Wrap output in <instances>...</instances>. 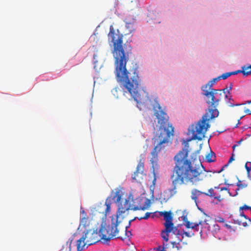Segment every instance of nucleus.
Wrapping results in <instances>:
<instances>
[{"instance_id": "nucleus-6", "label": "nucleus", "mask_w": 251, "mask_h": 251, "mask_svg": "<svg viewBox=\"0 0 251 251\" xmlns=\"http://www.w3.org/2000/svg\"><path fill=\"white\" fill-rule=\"evenodd\" d=\"M135 203H137V205L133 207H131L130 202L129 200H126L123 204H121L119 206L118 210V212L119 215L125 213L126 211L129 209L133 210L134 211L138 210H144L147 209L150 205L151 201L147 198H137L135 199Z\"/></svg>"}, {"instance_id": "nucleus-51", "label": "nucleus", "mask_w": 251, "mask_h": 251, "mask_svg": "<svg viewBox=\"0 0 251 251\" xmlns=\"http://www.w3.org/2000/svg\"><path fill=\"white\" fill-rule=\"evenodd\" d=\"M202 228H203V227H202V228H201V231H200V233L201 235H202Z\"/></svg>"}, {"instance_id": "nucleus-43", "label": "nucleus", "mask_w": 251, "mask_h": 251, "mask_svg": "<svg viewBox=\"0 0 251 251\" xmlns=\"http://www.w3.org/2000/svg\"><path fill=\"white\" fill-rule=\"evenodd\" d=\"M245 112L249 115H251V111L249 109H246Z\"/></svg>"}, {"instance_id": "nucleus-52", "label": "nucleus", "mask_w": 251, "mask_h": 251, "mask_svg": "<svg viewBox=\"0 0 251 251\" xmlns=\"http://www.w3.org/2000/svg\"><path fill=\"white\" fill-rule=\"evenodd\" d=\"M185 147H188V143H186V145H185Z\"/></svg>"}, {"instance_id": "nucleus-59", "label": "nucleus", "mask_w": 251, "mask_h": 251, "mask_svg": "<svg viewBox=\"0 0 251 251\" xmlns=\"http://www.w3.org/2000/svg\"><path fill=\"white\" fill-rule=\"evenodd\" d=\"M60 251H63V250H61Z\"/></svg>"}, {"instance_id": "nucleus-25", "label": "nucleus", "mask_w": 251, "mask_h": 251, "mask_svg": "<svg viewBox=\"0 0 251 251\" xmlns=\"http://www.w3.org/2000/svg\"><path fill=\"white\" fill-rule=\"evenodd\" d=\"M167 247L168 244L163 242L162 244V247L159 246L156 248V250L157 251H166L165 249H166Z\"/></svg>"}, {"instance_id": "nucleus-32", "label": "nucleus", "mask_w": 251, "mask_h": 251, "mask_svg": "<svg viewBox=\"0 0 251 251\" xmlns=\"http://www.w3.org/2000/svg\"><path fill=\"white\" fill-rule=\"evenodd\" d=\"M194 223H190L188 220H186V223H185V226L187 228H192V226L194 225Z\"/></svg>"}, {"instance_id": "nucleus-23", "label": "nucleus", "mask_w": 251, "mask_h": 251, "mask_svg": "<svg viewBox=\"0 0 251 251\" xmlns=\"http://www.w3.org/2000/svg\"><path fill=\"white\" fill-rule=\"evenodd\" d=\"M247 184L246 183H243L240 180H239L237 183V186L238 187V188L236 190V194L235 195H237V191L239 190L240 189H243L246 187H247Z\"/></svg>"}, {"instance_id": "nucleus-44", "label": "nucleus", "mask_w": 251, "mask_h": 251, "mask_svg": "<svg viewBox=\"0 0 251 251\" xmlns=\"http://www.w3.org/2000/svg\"><path fill=\"white\" fill-rule=\"evenodd\" d=\"M182 218L183 221L185 223H186V220H187V216H182Z\"/></svg>"}, {"instance_id": "nucleus-29", "label": "nucleus", "mask_w": 251, "mask_h": 251, "mask_svg": "<svg viewBox=\"0 0 251 251\" xmlns=\"http://www.w3.org/2000/svg\"><path fill=\"white\" fill-rule=\"evenodd\" d=\"M245 168L247 172L249 173L251 171V162L246 163Z\"/></svg>"}, {"instance_id": "nucleus-49", "label": "nucleus", "mask_w": 251, "mask_h": 251, "mask_svg": "<svg viewBox=\"0 0 251 251\" xmlns=\"http://www.w3.org/2000/svg\"><path fill=\"white\" fill-rule=\"evenodd\" d=\"M237 146H238V145H233V146H232V149H233V150H235V149L236 148V147H237Z\"/></svg>"}, {"instance_id": "nucleus-10", "label": "nucleus", "mask_w": 251, "mask_h": 251, "mask_svg": "<svg viewBox=\"0 0 251 251\" xmlns=\"http://www.w3.org/2000/svg\"><path fill=\"white\" fill-rule=\"evenodd\" d=\"M173 231L174 232H176V227H170L168 229H167L166 227L165 228V229L162 231L161 232V237L166 242V243L169 241V233H171L173 234Z\"/></svg>"}, {"instance_id": "nucleus-45", "label": "nucleus", "mask_w": 251, "mask_h": 251, "mask_svg": "<svg viewBox=\"0 0 251 251\" xmlns=\"http://www.w3.org/2000/svg\"><path fill=\"white\" fill-rule=\"evenodd\" d=\"M223 190H226V191H228V193L230 195V193H229V190H228L227 188H226V187H223V188H222L221 189V191H223Z\"/></svg>"}, {"instance_id": "nucleus-54", "label": "nucleus", "mask_w": 251, "mask_h": 251, "mask_svg": "<svg viewBox=\"0 0 251 251\" xmlns=\"http://www.w3.org/2000/svg\"><path fill=\"white\" fill-rule=\"evenodd\" d=\"M249 67V68L251 69V65H250L249 66H248Z\"/></svg>"}, {"instance_id": "nucleus-36", "label": "nucleus", "mask_w": 251, "mask_h": 251, "mask_svg": "<svg viewBox=\"0 0 251 251\" xmlns=\"http://www.w3.org/2000/svg\"><path fill=\"white\" fill-rule=\"evenodd\" d=\"M240 209L242 210H248V209H250L251 210V207L247 205H244L243 206L241 207Z\"/></svg>"}, {"instance_id": "nucleus-39", "label": "nucleus", "mask_w": 251, "mask_h": 251, "mask_svg": "<svg viewBox=\"0 0 251 251\" xmlns=\"http://www.w3.org/2000/svg\"><path fill=\"white\" fill-rule=\"evenodd\" d=\"M241 216L244 217L247 220L251 223V220L248 218L244 213L241 214Z\"/></svg>"}, {"instance_id": "nucleus-13", "label": "nucleus", "mask_w": 251, "mask_h": 251, "mask_svg": "<svg viewBox=\"0 0 251 251\" xmlns=\"http://www.w3.org/2000/svg\"><path fill=\"white\" fill-rule=\"evenodd\" d=\"M201 194H203V192L198 190L196 189H194L191 191V199L194 200L196 203H197V201L198 197Z\"/></svg>"}, {"instance_id": "nucleus-4", "label": "nucleus", "mask_w": 251, "mask_h": 251, "mask_svg": "<svg viewBox=\"0 0 251 251\" xmlns=\"http://www.w3.org/2000/svg\"><path fill=\"white\" fill-rule=\"evenodd\" d=\"M110 218L111 220L107 224L105 222L101 223L99 232L97 230H89L85 233L77 241V248L79 251L83 250L86 246L87 248L100 240H102L103 243H107L114 237L123 239L122 236L118 235L117 226L120 224L119 215H112Z\"/></svg>"}, {"instance_id": "nucleus-38", "label": "nucleus", "mask_w": 251, "mask_h": 251, "mask_svg": "<svg viewBox=\"0 0 251 251\" xmlns=\"http://www.w3.org/2000/svg\"><path fill=\"white\" fill-rule=\"evenodd\" d=\"M238 73H241V70H238L232 72H229V74H230V76L233 75H237Z\"/></svg>"}, {"instance_id": "nucleus-18", "label": "nucleus", "mask_w": 251, "mask_h": 251, "mask_svg": "<svg viewBox=\"0 0 251 251\" xmlns=\"http://www.w3.org/2000/svg\"><path fill=\"white\" fill-rule=\"evenodd\" d=\"M229 100H226V104L229 106V107H234L235 106H240L242 104L240 103H235L233 99H232V97H229Z\"/></svg>"}, {"instance_id": "nucleus-22", "label": "nucleus", "mask_w": 251, "mask_h": 251, "mask_svg": "<svg viewBox=\"0 0 251 251\" xmlns=\"http://www.w3.org/2000/svg\"><path fill=\"white\" fill-rule=\"evenodd\" d=\"M126 27L129 33H131L135 30L134 25L131 23H126Z\"/></svg>"}, {"instance_id": "nucleus-33", "label": "nucleus", "mask_w": 251, "mask_h": 251, "mask_svg": "<svg viewBox=\"0 0 251 251\" xmlns=\"http://www.w3.org/2000/svg\"><path fill=\"white\" fill-rule=\"evenodd\" d=\"M182 234H183V235H185L187 237H191L194 235V233L189 232H187V231H183Z\"/></svg>"}, {"instance_id": "nucleus-56", "label": "nucleus", "mask_w": 251, "mask_h": 251, "mask_svg": "<svg viewBox=\"0 0 251 251\" xmlns=\"http://www.w3.org/2000/svg\"><path fill=\"white\" fill-rule=\"evenodd\" d=\"M72 240H73L72 239H71V241H70V244L71 243V242H72Z\"/></svg>"}, {"instance_id": "nucleus-34", "label": "nucleus", "mask_w": 251, "mask_h": 251, "mask_svg": "<svg viewBox=\"0 0 251 251\" xmlns=\"http://www.w3.org/2000/svg\"><path fill=\"white\" fill-rule=\"evenodd\" d=\"M192 229H194L195 231H199V226L198 225L195 223L193 225V226H192Z\"/></svg>"}, {"instance_id": "nucleus-28", "label": "nucleus", "mask_w": 251, "mask_h": 251, "mask_svg": "<svg viewBox=\"0 0 251 251\" xmlns=\"http://www.w3.org/2000/svg\"><path fill=\"white\" fill-rule=\"evenodd\" d=\"M232 83H230L228 87H226V88H225L223 90V93H224V94H226V93H227L228 94H229V93H230V91L232 90Z\"/></svg>"}, {"instance_id": "nucleus-37", "label": "nucleus", "mask_w": 251, "mask_h": 251, "mask_svg": "<svg viewBox=\"0 0 251 251\" xmlns=\"http://www.w3.org/2000/svg\"><path fill=\"white\" fill-rule=\"evenodd\" d=\"M225 94V98L226 100H229V98H230L229 97H232L230 93H229V94H228L227 93H226V94Z\"/></svg>"}, {"instance_id": "nucleus-55", "label": "nucleus", "mask_w": 251, "mask_h": 251, "mask_svg": "<svg viewBox=\"0 0 251 251\" xmlns=\"http://www.w3.org/2000/svg\"><path fill=\"white\" fill-rule=\"evenodd\" d=\"M82 251V250H80V251H79V250L78 249V248H77V251Z\"/></svg>"}, {"instance_id": "nucleus-20", "label": "nucleus", "mask_w": 251, "mask_h": 251, "mask_svg": "<svg viewBox=\"0 0 251 251\" xmlns=\"http://www.w3.org/2000/svg\"><path fill=\"white\" fill-rule=\"evenodd\" d=\"M216 156L213 152L208 153L206 156V159L208 162H212L215 160Z\"/></svg>"}, {"instance_id": "nucleus-48", "label": "nucleus", "mask_w": 251, "mask_h": 251, "mask_svg": "<svg viewBox=\"0 0 251 251\" xmlns=\"http://www.w3.org/2000/svg\"><path fill=\"white\" fill-rule=\"evenodd\" d=\"M118 88H114V89H113L112 90V92L114 93V92H117V90H118Z\"/></svg>"}, {"instance_id": "nucleus-2", "label": "nucleus", "mask_w": 251, "mask_h": 251, "mask_svg": "<svg viewBox=\"0 0 251 251\" xmlns=\"http://www.w3.org/2000/svg\"><path fill=\"white\" fill-rule=\"evenodd\" d=\"M188 151L182 149L175 156V166L173 168L171 178L175 194L178 185L190 183L197 185L211 177L210 172L207 171L201 163L194 165L187 159Z\"/></svg>"}, {"instance_id": "nucleus-19", "label": "nucleus", "mask_w": 251, "mask_h": 251, "mask_svg": "<svg viewBox=\"0 0 251 251\" xmlns=\"http://www.w3.org/2000/svg\"><path fill=\"white\" fill-rule=\"evenodd\" d=\"M241 72L245 76L251 75V70L249 67H246L245 66H243Z\"/></svg>"}, {"instance_id": "nucleus-21", "label": "nucleus", "mask_w": 251, "mask_h": 251, "mask_svg": "<svg viewBox=\"0 0 251 251\" xmlns=\"http://www.w3.org/2000/svg\"><path fill=\"white\" fill-rule=\"evenodd\" d=\"M180 242L177 241H174L171 242V244L173 246V248H176L177 250H179L182 249V245L180 243Z\"/></svg>"}, {"instance_id": "nucleus-16", "label": "nucleus", "mask_w": 251, "mask_h": 251, "mask_svg": "<svg viewBox=\"0 0 251 251\" xmlns=\"http://www.w3.org/2000/svg\"><path fill=\"white\" fill-rule=\"evenodd\" d=\"M122 196V191L118 189L116 190V191L114 193V195L112 198V199L115 201L116 202H119L121 200Z\"/></svg>"}, {"instance_id": "nucleus-26", "label": "nucleus", "mask_w": 251, "mask_h": 251, "mask_svg": "<svg viewBox=\"0 0 251 251\" xmlns=\"http://www.w3.org/2000/svg\"><path fill=\"white\" fill-rule=\"evenodd\" d=\"M234 223L239 225H242L244 227L248 226V224L247 221L242 222V221H239L238 220H234Z\"/></svg>"}, {"instance_id": "nucleus-53", "label": "nucleus", "mask_w": 251, "mask_h": 251, "mask_svg": "<svg viewBox=\"0 0 251 251\" xmlns=\"http://www.w3.org/2000/svg\"><path fill=\"white\" fill-rule=\"evenodd\" d=\"M248 103H251V101H248Z\"/></svg>"}, {"instance_id": "nucleus-31", "label": "nucleus", "mask_w": 251, "mask_h": 251, "mask_svg": "<svg viewBox=\"0 0 251 251\" xmlns=\"http://www.w3.org/2000/svg\"><path fill=\"white\" fill-rule=\"evenodd\" d=\"M230 76V74H229V72L224 73V74H222L221 75H220L221 78L223 79H226Z\"/></svg>"}, {"instance_id": "nucleus-1", "label": "nucleus", "mask_w": 251, "mask_h": 251, "mask_svg": "<svg viewBox=\"0 0 251 251\" xmlns=\"http://www.w3.org/2000/svg\"><path fill=\"white\" fill-rule=\"evenodd\" d=\"M123 35L116 32L112 25L110 26L108 34V40L113 44L115 75L117 80L120 83L125 92H128L137 103L141 102L142 99L139 94L141 79L137 68L133 72H129L126 68L127 62L129 60L128 52H125L123 47Z\"/></svg>"}, {"instance_id": "nucleus-57", "label": "nucleus", "mask_w": 251, "mask_h": 251, "mask_svg": "<svg viewBox=\"0 0 251 251\" xmlns=\"http://www.w3.org/2000/svg\"><path fill=\"white\" fill-rule=\"evenodd\" d=\"M243 117V116L241 117L240 119H242Z\"/></svg>"}, {"instance_id": "nucleus-40", "label": "nucleus", "mask_w": 251, "mask_h": 251, "mask_svg": "<svg viewBox=\"0 0 251 251\" xmlns=\"http://www.w3.org/2000/svg\"><path fill=\"white\" fill-rule=\"evenodd\" d=\"M97 57H98V55L97 54H94V56H93V58H94V64H96L98 62V60L97 59Z\"/></svg>"}, {"instance_id": "nucleus-11", "label": "nucleus", "mask_w": 251, "mask_h": 251, "mask_svg": "<svg viewBox=\"0 0 251 251\" xmlns=\"http://www.w3.org/2000/svg\"><path fill=\"white\" fill-rule=\"evenodd\" d=\"M136 219V218H134V219L133 220H129L128 221V226H126L125 227V230H124V232H125V235L124 236H122V235L120 234L119 232H120V230L119 229L117 228V229L118 230V235H119V236H122L123 239H121V240H124V239H125L126 238V237L128 238H129L130 237H131L132 236V233H131V232L130 231H127V229L128 227H129V226H130V224H131V222H132L133 220H134L135 219Z\"/></svg>"}, {"instance_id": "nucleus-24", "label": "nucleus", "mask_w": 251, "mask_h": 251, "mask_svg": "<svg viewBox=\"0 0 251 251\" xmlns=\"http://www.w3.org/2000/svg\"><path fill=\"white\" fill-rule=\"evenodd\" d=\"M80 225L86 226L89 225L88 218L83 217L80 220Z\"/></svg>"}, {"instance_id": "nucleus-9", "label": "nucleus", "mask_w": 251, "mask_h": 251, "mask_svg": "<svg viewBox=\"0 0 251 251\" xmlns=\"http://www.w3.org/2000/svg\"><path fill=\"white\" fill-rule=\"evenodd\" d=\"M159 213L161 216H163L164 217V219L165 221V222L164 224L165 227H166L167 229H168L170 227H176V226H174L173 223V217L171 211H162L160 212Z\"/></svg>"}, {"instance_id": "nucleus-8", "label": "nucleus", "mask_w": 251, "mask_h": 251, "mask_svg": "<svg viewBox=\"0 0 251 251\" xmlns=\"http://www.w3.org/2000/svg\"><path fill=\"white\" fill-rule=\"evenodd\" d=\"M144 160L140 159L137 166L135 172L132 176V179L136 180L137 182H139L141 180L143 179V177L145 176L146 175L144 173Z\"/></svg>"}, {"instance_id": "nucleus-17", "label": "nucleus", "mask_w": 251, "mask_h": 251, "mask_svg": "<svg viewBox=\"0 0 251 251\" xmlns=\"http://www.w3.org/2000/svg\"><path fill=\"white\" fill-rule=\"evenodd\" d=\"M173 234H174L176 238L177 239L176 241L178 242L182 241V240L183 238V234L177 229V227H176V232L173 231Z\"/></svg>"}, {"instance_id": "nucleus-50", "label": "nucleus", "mask_w": 251, "mask_h": 251, "mask_svg": "<svg viewBox=\"0 0 251 251\" xmlns=\"http://www.w3.org/2000/svg\"><path fill=\"white\" fill-rule=\"evenodd\" d=\"M226 226L227 228H231V226L229 225H228L227 224L226 225Z\"/></svg>"}, {"instance_id": "nucleus-5", "label": "nucleus", "mask_w": 251, "mask_h": 251, "mask_svg": "<svg viewBox=\"0 0 251 251\" xmlns=\"http://www.w3.org/2000/svg\"><path fill=\"white\" fill-rule=\"evenodd\" d=\"M202 94L206 97L205 100L208 105V110L201 120L195 125L191 126L192 139L199 141L205 137V134L210 127V125L206 122L219 115V112L217 107L222 99L223 92L221 90L212 89L211 91H205Z\"/></svg>"}, {"instance_id": "nucleus-42", "label": "nucleus", "mask_w": 251, "mask_h": 251, "mask_svg": "<svg viewBox=\"0 0 251 251\" xmlns=\"http://www.w3.org/2000/svg\"><path fill=\"white\" fill-rule=\"evenodd\" d=\"M234 160V158L233 157V154H232V156L230 157V158L228 160V163H230Z\"/></svg>"}, {"instance_id": "nucleus-30", "label": "nucleus", "mask_w": 251, "mask_h": 251, "mask_svg": "<svg viewBox=\"0 0 251 251\" xmlns=\"http://www.w3.org/2000/svg\"><path fill=\"white\" fill-rule=\"evenodd\" d=\"M151 214V213L150 212H147L145 216L144 217H139V218H138V219L139 220H142V219H145V220H147L148 219L150 215Z\"/></svg>"}, {"instance_id": "nucleus-15", "label": "nucleus", "mask_w": 251, "mask_h": 251, "mask_svg": "<svg viewBox=\"0 0 251 251\" xmlns=\"http://www.w3.org/2000/svg\"><path fill=\"white\" fill-rule=\"evenodd\" d=\"M215 83L216 82H214L213 81V79H212L210 81H209L207 84L202 86L201 87V90L203 91V92H205V91H211V90L214 89L213 88H212V87Z\"/></svg>"}, {"instance_id": "nucleus-35", "label": "nucleus", "mask_w": 251, "mask_h": 251, "mask_svg": "<svg viewBox=\"0 0 251 251\" xmlns=\"http://www.w3.org/2000/svg\"><path fill=\"white\" fill-rule=\"evenodd\" d=\"M216 221L219 223H224L225 220L223 218L220 216H218L216 218Z\"/></svg>"}, {"instance_id": "nucleus-12", "label": "nucleus", "mask_w": 251, "mask_h": 251, "mask_svg": "<svg viewBox=\"0 0 251 251\" xmlns=\"http://www.w3.org/2000/svg\"><path fill=\"white\" fill-rule=\"evenodd\" d=\"M203 194L211 198H214L219 202L223 200V198H222L221 196H216L214 191V189L212 188L209 189L207 193L203 192Z\"/></svg>"}, {"instance_id": "nucleus-46", "label": "nucleus", "mask_w": 251, "mask_h": 251, "mask_svg": "<svg viewBox=\"0 0 251 251\" xmlns=\"http://www.w3.org/2000/svg\"><path fill=\"white\" fill-rule=\"evenodd\" d=\"M226 166H227V165H225L224 166H223V167L222 168V169H221L220 171H218V173H221V172L224 170V167H226Z\"/></svg>"}, {"instance_id": "nucleus-3", "label": "nucleus", "mask_w": 251, "mask_h": 251, "mask_svg": "<svg viewBox=\"0 0 251 251\" xmlns=\"http://www.w3.org/2000/svg\"><path fill=\"white\" fill-rule=\"evenodd\" d=\"M152 106L154 115L159 125L158 129L152 139L154 148L151 152L152 157L150 160L154 177L151 186L154 188L157 179L155 168L157 167L158 153L162 151H165L166 148L172 144L174 135V128L169 123V117L158 102L155 100Z\"/></svg>"}, {"instance_id": "nucleus-7", "label": "nucleus", "mask_w": 251, "mask_h": 251, "mask_svg": "<svg viewBox=\"0 0 251 251\" xmlns=\"http://www.w3.org/2000/svg\"><path fill=\"white\" fill-rule=\"evenodd\" d=\"M111 198L108 197L104 204H101L96 208V211L102 214V223L105 222L106 223V221L104 220V219H106L107 215L110 213L111 210Z\"/></svg>"}, {"instance_id": "nucleus-58", "label": "nucleus", "mask_w": 251, "mask_h": 251, "mask_svg": "<svg viewBox=\"0 0 251 251\" xmlns=\"http://www.w3.org/2000/svg\"><path fill=\"white\" fill-rule=\"evenodd\" d=\"M240 120H238V124H239Z\"/></svg>"}, {"instance_id": "nucleus-41", "label": "nucleus", "mask_w": 251, "mask_h": 251, "mask_svg": "<svg viewBox=\"0 0 251 251\" xmlns=\"http://www.w3.org/2000/svg\"><path fill=\"white\" fill-rule=\"evenodd\" d=\"M221 79V76H219L216 78H213L212 79H213V81L214 82H216L217 81H219Z\"/></svg>"}, {"instance_id": "nucleus-14", "label": "nucleus", "mask_w": 251, "mask_h": 251, "mask_svg": "<svg viewBox=\"0 0 251 251\" xmlns=\"http://www.w3.org/2000/svg\"><path fill=\"white\" fill-rule=\"evenodd\" d=\"M204 228H207L209 231H211L213 234L216 233L220 230V227L217 224H214L210 226L209 224L207 226H204Z\"/></svg>"}, {"instance_id": "nucleus-27", "label": "nucleus", "mask_w": 251, "mask_h": 251, "mask_svg": "<svg viewBox=\"0 0 251 251\" xmlns=\"http://www.w3.org/2000/svg\"><path fill=\"white\" fill-rule=\"evenodd\" d=\"M208 221L207 220H204L200 221L198 223H196L198 226H204L205 225V226H207L209 225V223L207 222Z\"/></svg>"}, {"instance_id": "nucleus-47", "label": "nucleus", "mask_w": 251, "mask_h": 251, "mask_svg": "<svg viewBox=\"0 0 251 251\" xmlns=\"http://www.w3.org/2000/svg\"><path fill=\"white\" fill-rule=\"evenodd\" d=\"M243 141V139H240V140L237 142V143H238V144H237V145H238L240 144L242 142V141Z\"/></svg>"}]
</instances>
